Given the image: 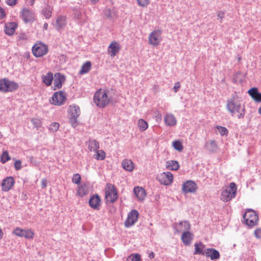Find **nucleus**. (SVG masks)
<instances>
[{"label": "nucleus", "instance_id": "f257e3e1", "mask_svg": "<svg viewBox=\"0 0 261 261\" xmlns=\"http://www.w3.org/2000/svg\"><path fill=\"white\" fill-rule=\"evenodd\" d=\"M226 107L232 116L236 115L239 119H243L244 117L245 107L241 104V101L236 94L227 99Z\"/></svg>", "mask_w": 261, "mask_h": 261}, {"label": "nucleus", "instance_id": "f03ea898", "mask_svg": "<svg viewBox=\"0 0 261 261\" xmlns=\"http://www.w3.org/2000/svg\"><path fill=\"white\" fill-rule=\"evenodd\" d=\"M93 100L96 106L101 108L105 107L110 102L106 91L101 89L95 92Z\"/></svg>", "mask_w": 261, "mask_h": 261}, {"label": "nucleus", "instance_id": "7ed1b4c3", "mask_svg": "<svg viewBox=\"0 0 261 261\" xmlns=\"http://www.w3.org/2000/svg\"><path fill=\"white\" fill-rule=\"evenodd\" d=\"M243 219L246 225L252 227L257 224L258 214L252 209H247L243 215Z\"/></svg>", "mask_w": 261, "mask_h": 261}, {"label": "nucleus", "instance_id": "20e7f679", "mask_svg": "<svg viewBox=\"0 0 261 261\" xmlns=\"http://www.w3.org/2000/svg\"><path fill=\"white\" fill-rule=\"evenodd\" d=\"M237 187L234 182H230L228 188L222 191L221 195V200L227 202L234 198L237 193Z\"/></svg>", "mask_w": 261, "mask_h": 261}, {"label": "nucleus", "instance_id": "39448f33", "mask_svg": "<svg viewBox=\"0 0 261 261\" xmlns=\"http://www.w3.org/2000/svg\"><path fill=\"white\" fill-rule=\"evenodd\" d=\"M68 112L70 115V123L73 127H75L77 125V118L81 113L80 107L75 105L70 106Z\"/></svg>", "mask_w": 261, "mask_h": 261}, {"label": "nucleus", "instance_id": "423d86ee", "mask_svg": "<svg viewBox=\"0 0 261 261\" xmlns=\"http://www.w3.org/2000/svg\"><path fill=\"white\" fill-rule=\"evenodd\" d=\"M48 51L47 46L42 43L35 44L32 47V53L36 57H41Z\"/></svg>", "mask_w": 261, "mask_h": 261}, {"label": "nucleus", "instance_id": "0eeeda50", "mask_svg": "<svg viewBox=\"0 0 261 261\" xmlns=\"http://www.w3.org/2000/svg\"><path fill=\"white\" fill-rule=\"evenodd\" d=\"M162 31L160 30L153 31L149 35V43L153 46H158L162 40Z\"/></svg>", "mask_w": 261, "mask_h": 261}, {"label": "nucleus", "instance_id": "6e6552de", "mask_svg": "<svg viewBox=\"0 0 261 261\" xmlns=\"http://www.w3.org/2000/svg\"><path fill=\"white\" fill-rule=\"evenodd\" d=\"M13 233L18 237H24L27 239H32L35 234L32 229H23L19 227H16L14 230Z\"/></svg>", "mask_w": 261, "mask_h": 261}, {"label": "nucleus", "instance_id": "1a4fd4ad", "mask_svg": "<svg viewBox=\"0 0 261 261\" xmlns=\"http://www.w3.org/2000/svg\"><path fill=\"white\" fill-rule=\"evenodd\" d=\"M157 178L161 184L168 186L173 182V175L170 172H163L158 175Z\"/></svg>", "mask_w": 261, "mask_h": 261}, {"label": "nucleus", "instance_id": "9d476101", "mask_svg": "<svg viewBox=\"0 0 261 261\" xmlns=\"http://www.w3.org/2000/svg\"><path fill=\"white\" fill-rule=\"evenodd\" d=\"M66 99V95L63 91H60L53 94L51 103L56 106H61L64 103Z\"/></svg>", "mask_w": 261, "mask_h": 261}, {"label": "nucleus", "instance_id": "9b49d317", "mask_svg": "<svg viewBox=\"0 0 261 261\" xmlns=\"http://www.w3.org/2000/svg\"><path fill=\"white\" fill-rule=\"evenodd\" d=\"M139 215L137 210H132L128 214L127 218L125 222V226L126 227H129L134 225L137 222Z\"/></svg>", "mask_w": 261, "mask_h": 261}, {"label": "nucleus", "instance_id": "f8f14e48", "mask_svg": "<svg viewBox=\"0 0 261 261\" xmlns=\"http://www.w3.org/2000/svg\"><path fill=\"white\" fill-rule=\"evenodd\" d=\"M14 184V178L12 176H9L3 180L1 186L2 190L4 192H8L12 188Z\"/></svg>", "mask_w": 261, "mask_h": 261}, {"label": "nucleus", "instance_id": "ddd939ff", "mask_svg": "<svg viewBox=\"0 0 261 261\" xmlns=\"http://www.w3.org/2000/svg\"><path fill=\"white\" fill-rule=\"evenodd\" d=\"M197 189L196 184L192 180H188L182 185V191L185 193H194Z\"/></svg>", "mask_w": 261, "mask_h": 261}, {"label": "nucleus", "instance_id": "4468645a", "mask_svg": "<svg viewBox=\"0 0 261 261\" xmlns=\"http://www.w3.org/2000/svg\"><path fill=\"white\" fill-rule=\"evenodd\" d=\"M65 81V76L60 73H56L54 75V90L60 89L62 84Z\"/></svg>", "mask_w": 261, "mask_h": 261}, {"label": "nucleus", "instance_id": "2eb2a0df", "mask_svg": "<svg viewBox=\"0 0 261 261\" xmlns=\"http://www.w3.org/2000/svg\"><path fill=\"white\" fill-rule=\"evenodd\" d=\"M120 49V44L116 41H113L109 46L108 51L111 57H114L119 53Z\"/></svg>", "mask_w": 261, "mask_h": 261}, {"label": "nucleus", "instance_id": "dca6fc26", "mask_svg": "<svg viewBox=\"0 0 261 261\" xmlns=\"http://www.w3.org/2000/svg\"><path fill=\"white\" fill-rule=\"evenodd\" d=\"M18 87L19 86L17 83L5 78V93L13 92L17 90Z\"/></svg>", "mask_w": 261, "mask_h": 261}, {"label": "nucleus", "instance_id": "f3484780", "mask_svg": "<svg viewBox=\"0 0 261 261\" xmlns=\"http://www.w3.org/2000/svg\"><path fill=\"white\" fill-rule=\"evenodd\" d=\"M100 201L101 200L100 197L97 194H95L92 196V197L90 199L89 203L92 208L94 210H99Z\"/></svg>", "mask_w": 261, "mask_h": 261}, {"label": "nucleus", "instance_id": "a211bd4d", "mask_svg": "<svg viewBox=\"0 0 261 261\" xmlns=\"http://www.w3.org/2000/svg\"><path fill=\"white\" fill-rule=\"evenodd\" d=\"M177 224H174V225H177ZM178 228L176 226H174V229L177 232H179L182 231H189L191 227L190 223L187 221H184L180 222L178 224Z\"/></svg>", "mask_w": 261, "mask_h": 261}, {"label": "nucleus", "instance_id": "6ab92c4d", "mask_svg": "<svg viewBox=\"0 0 261 261\" xmlns=\"http://www.w3.org/2000/svg\"><path fill=\"white\" fill-rule=\"evenodd\" d=\"M17 25L15 22H8L5 26V32L9 36L12 35L15 32Z\"/></svg>", "mask_w": 261, "mask_h": 261}, {"label": "nucleus", "instance_id": "aec40b11", "mask_svg": "<svg viewBox=\"0 0 261 261\" xmlns=\"http://www.w3.org/2000/svg\"><path fill=\"white\" fill-rule=\"evenodd\" d=\"M249 95L257 102H261V93L258 92L256 88H252L248 91Z\"/></svg>", "mask_w": 261, "mask_h": 261}, {"label": "nucleus", "instance_id": "412c9836", "mask_svg": "<svg viewBox=\"0 0 261 261\" xmlns=\"http://www.w3.org/2000/svg\"><path fill=\"white\" fill-rule=\"evenodd\" d=\"M181 238L185 245H189L193 239V234L189 231H184Z\"/></svg>", "mask_w": 261, "mask_h": 261}, {"label": "nucleus", "instance_id": "4be33fe9", "mask_svg": "<svg viewBox=\"0 0 261 261\" xmlns=\"http://www.w3.org/2000/svg\"><path fill=\"white\" fill-rule=\"evenodd\" d=\"M164 121L167 126H174L177 122L175 117L171 114H168L165 116Z\"/></svg>", "mask_w": 261, "mask_h": 261}, {"label": "nucleus", "instance_id": "5701e85b", "mask_svg": "<svg viewBox=\"0 0 261 261\" xmlns=\"http://www.w3.org/2000/svg\"><path fill=\"white\" fill-rule=\"evenodd\" d=\"M134 192L136 197L139 199L143 200L146 197L145 190L142 187H136L134 189Z\"/></svg>", "mask_w": 261, "mask_h": 261}, {"label": "nucleus", "instance_id": "b1692460", "mask_svg": "<svg viewBox=\"0 0 261 261\" xmlns=\"http://www.w3.org/2000/svg\"><path fill=\"white\" fill-rule=\"evenodd\" d=\"M21 16L25 22H30L33 20L31 12L28 9H23L21 12Z\"/></svg>", "mask_w": 261, "mask_h": 261}, {"label": "nucleus", "instance_id": "393cba45", "mask_svg": "<svg viewBox=\"0 0 261 261\" xmlns=\"http://www.w3.org/2000/svg\"><path fill=\"white\" fill-rule=\"evenodd\" d=\"M122 166L124 169L128 171H132L134 169V164L130 160L125 159L122 162Z\"/></svg>", "mask_w": 261, "mask_h": 261}, {"label": "nucleus", "instance_id": "a878e982", "mask_svg": "<svg viewBox=\"0 0 261 261\" xmlns=\"http://www.w3.org/2000/svg\"><path fill=\"white\" fill-rule=\"evenodd\" d=\"M53 73L51 72H48L46 75L42 76L43 82L47 86L51 85L54 79Z\"/></svg>", "mask_w": 261, "mask_h": 261}, {"label": "nucleus", "instance_id": "bb28decb", "mask_svg": "<svg viewBox=\"0 0 261 261\" xmlns=\"http://www.w3.org/2000/svg\"><path fill=\"white\" fill-rule=\"evenodd\" d=\"M205 147L209 151L214 152L216 151L218 146L215 140H211L210 142H207L205 144Z\"/></svg>", "mask_w": 261, "mask_h": 261}, {"label": "nucleus", "instance_id": "cd10ccee", "mask_svg": "<svg viewBox=\"0 0 261 261\" xmlns=\"http://www.w3.org/2000/svg\"><path fill=\"white\" fill-rule=\"evenodd\" d=\"M92 64L91 62H86L81 67V69L79 72L80 74H84L88 73L91 69Z\"/></svg>", "mask_w": 261, "mask_h": 261}, {"label": "nucleus", "instance_id": "c85d7f7f", "mask_svg": "<svg viewBox=\"0 0 261 261\" xmlns=\"http://www.w3.org/2000/svg\"><path fill=\"white\" fill-rule=\"evenodd\" d=\"M166 167L171 170H177L179 168V165L176 161L166 162Z\"/></svg>", "mask_w": 261, "mask_h": 261}, {"label": "nucleus", "instance_id": "c756f323", "mask_svg": "<svg viewBox=\"0 0 261 261\" xmlns=\"http://www.w3.org/2000/svg\"><path fill=\"white\" fill-rule=\"evenodd\" d=\"M99 143L94 139H90L89 141L88 148L90 151H96L99 148Z\"/></svg>", "mask_w": 261, "mask_h": 261}, {"label": "nucleus", "instance_id": "7c9ffc66", "mask_svg": "<svg viewBox=\"0 0 261 261\" xmlns=\"http://www.w3.org/2000/svg\"><path fill=\"white\" fill-rule=\"evenodd\" d=\"M195 246V251L194 252V254H201L204 255L205 253L203 251V248L205 247V245H203L202 243H199V244L196 243L194 245Z\"/></svg>", "mask_w": 261, "mask_h": 261}, {"label": "nucleus", "instance_id": "2f4dec72", "mask_svg": "<svg viewBox=\"0 0 261 261\" xmlns=\"http://www.w3.org/2000/svg\"><path fill=\"white\" fill-rule=\"evenodd\" d=\"M105 193H109L110 194H112L113 196L114 195V196H118L116 188L111 184H108L107 185V188L105 190Z\"/></svg>", "mask_w": 261, "mask_h": 261}, {"label": "nucleus", "instance_id": "473e14b6", "mask_svg": "<svg viewBox=\"0 0 261 261\" xmlns=\"http://www.w3.org/2000/svg\"><path fill=\"white\" fill-rule=\"evenodd\" d=\"M51 7L47 6L42 10V14L46 19H49L51 15Z\"/></svg>", "mask_w": 261, "mask_h": 261}, {"label": "nucleus", "instance_id": "72a5a7b5", "mask_svg": "<svg viewBox=\"0 0 261 261\" xmlns=\"http://www.w3.org/2000/svg\"><path fill=\"white\" fill-rule=\"evenodd\" d=\"M138 126L140 130L144 131L148 128V123L143 119H140L138 120Z\"/></svg>", "mask_w": 261, "mask_h": 261}, {"label": "nucleus", "instance_id": "f704fd0d", "mask_svg": "<svg viewBox=\"0 0 261 261\" xmlns=\"http://www.w3.org/2000/svg\"><path fill=\"white\" fill-rule=\"evenodd\" d=\"M118 196H114L109 193H105V199L107 202H110V203H114L118 199Z\"/></svg>", "mask_w": 261, "mask_h": 261}, {"label": "nucleus", "instance_id": "c9c22d12", "mask_svg": "<svg viewBox=\"0 0 261 261\" xmlns=\"http://www.w3.org/2000/svg\"><path fill=\"white\" fill-rule=\"evenodd\" d=\"M65 19L64 17L61 16L56 20V27L58 29H60L65 24Z\"/></svg>", "mask_w": 261, "mask_h": 261}, {"label": "nucleus", "instance_id": "e433bc0d", "mask_svg": "<svg viewBox=\"0 0 261 261\" xmlns=\"http://www.w3.org/2000/svg\"><path fill=\"white\" fill-rule=\"evenodd\" d=\"M88 189L86 185H82L79 188L77 193L80 196H83L87 194Z\"/></svg>", "mask_w": 261, "mask_h": 261}, {"label": "nucleus", "instance_id": "4c0bfd02", "mask_svg": "<svg viewBox=\"0 0 261 261\" xmlns=\"http://www.w3.org/2000/svg\"><path fill=\"white\" fill-rule=\"evenodd\" d=\"M96 154L95 155V159L97 160H103L106 158V153L102 150H97L95 151Z\"/></svg>", "mask_w": 261, "mask_h": 261}, {"label": "nucleus", "instance_id": "58836bf2", "mask_svg": "<svg viewBox=\"0 0 261 261\" xmlns=\"http://www.w3.org/2000/svg\"><path fill=\"white\" fill-rule=\"evenodd\" d=\"M220 253L218 250L214 248H212L210 258L212 260L217 259L220 258Z\"/></svg>", "mask_w": 261, "mask_h": 261}, {"label": "nucleus", "instance_id": "ea45409f", "mask_svg": "<svg viewBox=\"0 0 261 261\" xmlns=\"http://www.w3.org/2000/svg\"><path fill=\"white\" fill-rule=\"evenodd\" d=\"M127 261H141V256L139 254H132L127 258Z\"/></svg>", "mask_w": 261, "mask_h": 261}, {"label": "nucleus", "instance_id": "a19ab883", "mask_svg": "<svg viewBox=\"0 0 261 261\" xmlns=\"http://www.w3.org/2000/svg\"><path fill=\"white\" fill-rule=\"evenodd\" d=\"M174 148L178 151H181L183 150V146L179 141H175L173 142Z\"/></svg>", "mask_w": 261, "mask_h": 261}, {"label": "nucleus", "instance_id": "79ce46f5", "mask_svg": "<svg viewBox=\"0 0 261 261\" xmlns=\"http://www.w3.org/2000/svg\"><path fill=\"white\" fill-rule=\"evenodd\" d=\"M10 159V158L9 155V153H8V151H4L1 155V162L3 163H5L7 161L9 160Z\"/></svg>", "mask_w": 261, "mask_h": 261}, {"label": "nucleus", "instance_id": "37998d69", "mask_svg": "<svg viewBox=\"0 0 261 261\" xmlns=\"http://www.w3.org/2000/svg\"><path fill=\"white\" fill-rule=\"evenodd\" d=\"M216 128L219 130V133L221 136L227 135L228 130L226 127L217 125Z\"/></svg>", "mask_w": 261, "mask_h": 261}, {"label": "nucleus", "instance_id": "c03bdc74", "mask_svg": "<svg viewBox=\"0 0 261 261\" xmlns=\"http://www.w3.org/2000/svg\"><path fill=\"white\" fill-rule=\"evenodd\" d=\"M72 180L73 183L80 184L81 180V175L78 173L74 174Z\"/></svg>", "mask_w": 261, "mask_h": 261}, {"label": "nucleus", "instance_id": "a18cd8bd", "mask_svg": "<svg viewBox=\"0 0 261 261\" xmlns=\"http://www.w3.org/2000/svg\"><path fill=\"white\" fill-rule=\"evenodd\" d=\"M31 121L33 123L34 127L36 128H39L41 127V122L40 119L37 118H33L32 119Z\"/></svg>", "mask_w": 261, "mask_h": 261}, {"label": "nucleus", "instance_id": "49530a36", "mask_svg": "<svg viewBox=\"0 0 261 261\" xmlns=\"http://www.w3.org/2000/svg\"><path fill=\"white\" fill-rule=\"evenodd\" d=\"M59 124L57 122H54L50 125L49 129L53 132H55L57 131V130L59 129Z\"/></svg>", "mask_w": 261, "mask_h": 261}, {"label": "nucleus", "instance_id": "de8ad7c7", "mask_svg": "<svg viewBox=\"0 0 261 261\" xmlns=\"http://www.w3.org/2000/svg\"><path fill=\"white\" fill-rule=\"evenodd\" d=\"M105 15L108 18H111L113 16V12L110 8H107L103 11Z\"/></svg>", "mask_w": 261, "mask_h": 261}, {"label": "nucleus", "instance_id": "09e8293b", "mask_svg": "<svg viewBox=\"0 0 261 261\" xmlns=\"http://www.w3.org/2000/svg\"><path fill=\"white\" fill-rule=\"evenodd\" d=\"M5 78L0 80V92L5 93Z\"/></svg>", "mask_w": 261, "mask_h": 261}, {"label": "nucleus", "instance_id": "8fccbe9b", "mask_svg": "<svg viewBox=\"0 0 261 261\" xmlns=\"http://www.w3.org/2000/svg\"><path fill=\"white\" fill-rule=\"evenodd\" d=\"M138 4L142 7H146L149 3V0H137Z\"/></svg>", "mask_w": 261, "mask_h": 261}, {"label": "nucleus", "instance_id": "3c124183", "mask_svg": "<svg viewBox=\"0 0 261 261\" xmlns=\"http://www.w3.org/2000/svg\"><path fill=\"white\" fill-rule=\"evenodd\" d=\"M14 167L16 170H19L21 168V162L20 160H17L14 163Z\"/></svg>", "mask_w": 261, "mask_h": 261}, {"label": "nucleus", "instance_id": "603ef678", "mask_svg": "<svg viewBox=\"0 0 261 261\" xmlns=\"http://www.w3.org/2000/svg\"><path fill=\"white\" fill-rule=\"evenodd\" d=\"M254 236L256 238H261V228L256 229L254 232Z\"/></svg>", "mask_w": 261, "mask_h": 261}, {"label": "nucleus", "instance_id": "864d4df0", "mask_svg": "<svg viewBox=\"0 0 261 261\" xmlns=\"http://www.w3.org/2000/svg\"><path fill=\"white\" fill-rule=\"evenodd\" d=\"M225 13L223 11H220L217 14L218 19H220V22H222L223 19L224 18Z\"/></svg>", "mask_w": 261, "mask_h": 261}, {"label": "nucleus", "instance_id": "5fc2aeb1", "mask_svg": "<svg viewBox=\"0 0 261 261\" xmlns=\"http://www.w3.org/2000/svg\"><path fill=\"white\" fill-rule=\"evenodd\" d=\"M180 83L179 82H177L175 83V85H174V86L173 87V90H174V91L175 93H176L178 91V90L179 88H180Z\"/></svg>", "mask_w": 261, "mask_h": 261}, {"label": "nucleus", "instance_id": "6e6d98bb", "mask_svg": "<svg viewBox=\"0 0 261 261\" xmlns=\"http://www.w3.org/2000/svg\"><path fill=\"white\" fill-rule=\"evenodd\" d=\"M6 16L5 10L0 7V19L4 18Z\"/></svg>", "mask_w": 261, "mask_h": 261}, {"label": "nucleus", "instance_id": "4d7b16f0", "mask_svg": "<svg viewBox=\"0 0 261 261\" xmlns=\"http://www.w3.org/2000/svg\"><path fill=\"white\" fill-rule=\"evenodd\" d=\"M6 3L10 6H14L16 4V0H6Z\"/></svg>", "mask_w": 261, "mask_h": 261}, {"label": "nucleus", "instance_id": "13d9d810", "mask_svg": "<svg viewBox=\"0 0 261 261\" xmlns=\"http://www.w3.org/2000/svg\"><path fill=\"white\" fill-rule=\"evenodd\" d=\"M212 248H207L206 249L204 252L205 254L207 257H210V255L211 254Z\"/></svg>", "mask_w": 261, "mask_h": 261}, {"label": "nucleus", "instance_id": "bf43d9fd", "mask_svg": "<svg viewBox=\"0 0 261 261\" xmlns=\"http://www.w3.org/2000/svg\"><path fill=\"white\" fill-rule=\"evenodd\" d=\"M41 186L42 188H45L47 186V180L45 179H43L41 181Z\"/></svg>", "mask_w": 261, "mask_h": 261}, {"label": "nucleus", "instance_id": "052dcab7", "mask_svg": "<svg viewBox=\"0 0 261 261\" xmlns=\"http://www.w3.org/2000/svg\"><path fill=\"white\" fill-rule=\"evenodd\" d=\"M148 257L151 259V258H154V254L153 252H151V253H150L148 255Z\"/></svg>", "mask_w": 261, "mask_h": 261}, {"label": "nucleus", "instance_id": "680f3d73", "mask_svg": "<svg viewBox=\"0 0 261 261\" xmlns=\"http://www.w3.org/2000/svg\"><path fill=\"white\" fill-rule=\"evenodd\" d=\"M19 38L21 39H25L27 38L25 35L22 34L19 35Z\"/></svg>", "mask_w": 261, "mask_h": 261}, {"label": "nucleus", "instance_id": "e2e57ef3", "mask_svg": "<svg viewBox=\"0 0 261 261\" xmlns=\"http://www.w3.org/2000/svg\"><path fill=\"white\" fill-rule=\"evenodd\" d=\"M47 27H48V24L47 23H45L44 24H43V29L44 30H47Z\"/></svg>", "mask_w": 261, "mask_h": 261}, {"label": "nucleus", "instance_id": "0e129e2a", "mask_svg": "<svg viewBox=\"0 0 261 261\" xmlns=\"http://www.w3.org/2000/svg\"><path fill=\"white\" fill-rule=\"evenodd\" d=\"M35 0H31V5H33L35 2Z\"/></svg>", "mask_w": 261, "mask_h": 261}, {"label": "nucleus", "instance_id": "69168bd1", "mask_svg": "<svg viewBox=\"0 0 261 261\" xmlns=\"http://www.w3.org/2000/svg\"><path fill=\"white\" fill-rule=\"evenodd\" d=\"M92 2L94 3H95L96 2H97L98 0H91Z\"/></svg>", "mask_w": 261, "mask_h": 261}, {"label": "nucleus", "instance_id": "338daca9", "mask_svg": "<svg viewBox=\"0 0 261 261\" xmlns=\"http://www.w3.org/2000/svg\"><path fill=\"white\" fill-rule=\"evenodd\" d=\"M259 114L261 115V107L259 109V111H258Z\"/></svg>", "mask_w": 261, "mask_h": 261}, {"label": "nucleus", "instance_id": "774afa93", "mask_svg": "<svg viewBox=\"0 0 261 261\" xmlns=\"http://www.w3.org/2000/svg\"><path fill=\"white\" fill-rule=\"evenodd\" d=\"M241 58L240 57H239L238 58V60H239V61H240V60H241Z\"/></svg>", "mask_w": 261, "mask_h": 261}]
</instances>
